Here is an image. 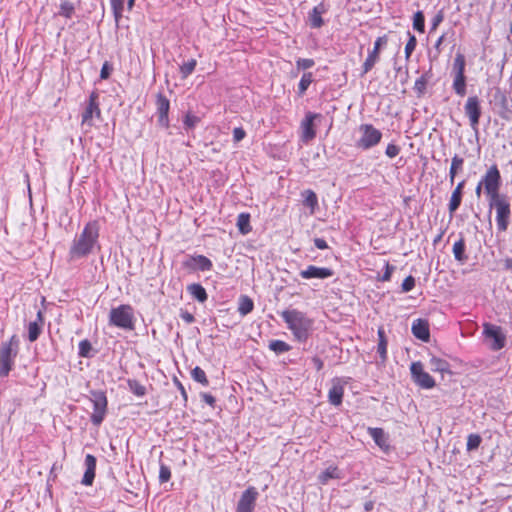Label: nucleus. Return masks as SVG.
Instances as JSON below:
<instances>
[{
	"label": "nucleus",
	"instance_id": "obj_1",
	"mask_svg": "<svg viewBox=\"0 0 512 512\" xmlns=\"http://www.w3.org/2000/svg\"><path fill=\"white\" fill-rule=\"evenodd\" d=\"M99 224L97 221L88 222L82 232L75 237L70 249V259H80L92 253L95 246L98 245Z\"/></svg>",
	"mask_w": 512,
	"mask_h": 512
},
{
	"label": "nucleus",
	"instance_id": "obj_2",
	"mask_svg": "<svg viewBox=\"0 0 512 512\" xmlns=\"http://www.w3.org/2000/svg\"><path fill=\"white\" fill-rule=\"evenodd\" d=\"M280 315L298 342L304 343L308 340L313 330V320L306 313L297 309H287Z\"/></svg>",
	"mask_w": 512,
	"mask_h": 512
},
{
	"label": "nucleus",
	"instance_id": "obj_3",
	"mask_svg": "<svg viewBox=\"0 0 512 512\" xmlns=\"http://www.w3.org/2000/svg\"><path fill=\"white\" fill-rule=\"evenodd\" d=\"M496 211V224L498 232H506L510 223L511 204L506 195L489 199V212Z\"/></svg>",
	"mask_w": 512,
	"mask_h": 512
},
{
	"label": "nucleus",
	"instance_id": "obj_4",
	"mask_svg": "<svg viewBox=\"0 0 512 512\" xmlns=\"http://www.w3.org/2000/svg\"><path fill=\"white\" fill-rule=\"evenodd\" d=\"M19 339L13 335L9 341L3 342L0 347V377L8 376L18 354Z\"/></svg>",
	"mask_w": 512,
	"mask_h": 512
},
{
	"label": "nucleus",
	"instance_id": "obj_5",
	"mask_svg": "<svg viewBox=\"0 0 512 512\" xmlns=\"http://www.w3.org/2000/svg\"><path fill=\"white\" fill-rule=\"evenodd\" d=\"M359 137L355 141V147L367 151L376 147L382 140V132L372 124H361L358 128Z\"/></svg>",
	"mask_w": 512,
	"mask_h": 512
},
{
	"label": "nucleus",
	"instance_id": "obj_6",
	"mask_svg": "<svg viewBox=\"0 0 512 512\" xmlns=\"http://www.w3.org/2000/svg\"><path fill=\"white\" fill-rule=\"evenodd\" d=\"M109 324L124 330L134 329V311L128 304L112 308L109 313Z\"/></svg>",
	"mask_w": 512,
	"mask_h": 512
},
{
	"label": "nucleus",
	"instance_id": "obj_7",
	"mask_svg": "<svg viewBox=\"0 0 512 512\" xmlns=\"http://www.w3.org/2000/svg\"><path fill=\"white\" fill-rule=\"evenodd\" d=\"M482 335L488 347L492 351H499L506 345V334L501 326L485 322L483 323Z\"/></svg>",
	"mask_w": 512,
	"mask_h": 512
},
{
	"label": "nucleus",
	"instance_id": "obj_8",
	"mask_svg": "<svg viewBox=\"0 0 512 512\" xmlns=\"http://www.w3.org/2000/svg\"><path fill=\"white\" fill-rule=\"evenodd\" d=\"M480 181L483 183L485 193L489 199L502 195L499 193L502 184V178L496 164L491 165L487 169Z\"/></svg>",
	"mask_w": 512,
	"mask_h": 512
},
{
	"label": "nucleus",
	"instance_id": "obj_9",
	"mask_svg": "<svg viewBox=\"0 0 512 512\" xmlns=\"http://www.w3.org/2000/svg\"><path fill=\"white\" fill-rule=\"evenodd\" d=\"M91 401L93 403V413L90 416V421L94 426H99L107 413V397L103 391H91Z\"/></svg>",
	"mask_w": 512,
	"mask_h": 512
},
{
	"label": "nucleus",
	"instance_id": "obj_10",
	"mask_svg": "<svg viewBox=\"0 0 512 512\" xmlns=\"http://www.w3.org/2000/svg\"><path fill=\"white\" fill-rule=\"evenodd\" d=\"M410 373L413 382L423 389H432L436 383L432 376L424 371L422 362H412L410 365Z\"/></svg>",
	"mask_w": 512,
	"mask_h": 512
},
{
	"label": "nucleus",
	"instance_id": "obj_11",
	"mask_svg": "<svg viewBox=\"0 0 512 512\" xmlns=\"http://www.w3.org/2000/svg\"><path fill=\"white\" fill-rule=\"evenodd\" d=\"M465 115L469 118L470 127L478 132L479 121L482 115V108L478 96L468 97L464 106Z\"/></svg>",
	"mask_w": 512,
	"mask_h": 512
},
{
	"label": "nucleus",
	"instance_id": "obj_12",
	"mask_svg": "<svg viewBox=\"0 0 512 512\" xmlns=\"http://www.w3.org/2000/svg\"><path fill=\"white\" fill-rule=\"evenodd\" d=\"M99 94L97 91H92L86 103L85 109L82 113V125L91 127L93 125V117L99 118L101 110L98 103Z\"/></svg>",
	"mask_w": 512,
	"mask_h": 512
},
{
	"label": "nucleus",
	"instance_id": "obj_13",
	"mask_svg": "<svg viewBox=\"0 0 512 512\" xmlns=\"http://www.w3.org/2000/svg\"><path fill=\"white\" fill-rule=\"evenodd\" d=\"M387 41L388 40L386 35L378 37L375 40L373 49L369 51L368 56L362 65L361 75H365L371 71L375 64L379 61L381 48L387 44Z\"/></svg>",
	"mask_w": 512,
	"mask_h": 512
},
{
	"label": "nucleus",
	"instance_id": "obj_14",
	"mask_svg": "<svg viewBox=\"0 0 512 512\" xmlns=\"http://www.w3.org/2000/svg\"><path fill=\"white\" fill-rule=\"evenodd\" d=\"M170 101L161 92L156 96V114L158 116V125L162 128L168 129L170 126L169 120Z\"/></svg>",
	"mask_w": 512,
	"mask_h": 512
},
{
	"label": "nucleus",
	"instance_id": "obj_15",
	"mask_svg": "<svg viewBox=\"0 0 512 512\" xmlns=\"http://www.w3.org/2000/svg\"><path fill=\"white\" fill-rule=\"evenodd\" d=\"M257 497L258 492L254 487L246 489L237 504L236 512H254Z\"/></svg>",
	"mask_w": 512,
	"mask_h": 512
},
{
	"label": "nucleus",
	"instance_id": "obj_16",
	"mask_svg": "<svg viewBox=\"0 0 512 512\" xmlns=\"http://www.w3.org/2000/svg\"><path fill=\"white\" fill-rule=\"evenodd\" d=\"M322 115L319 113L307 112L305 114L304 119L301 122L302 129V139L305 142L311 141L316 136V131L314 129V121L316 119H321Z\"/></svg>",
	"mask_w": 512,
	"mask_h": 512
},
{
	"label": "nucleus",
	"instance_id": "obj_17",
	"mask_svg": "<svg viewBox=\"0 0 512 512\" xmlns=\"http://www.w3.org/2000/svg\"><path fill=\"white\" fill-rule=\"evenodd\" d=\"M183 267L191 270L210 271L213 267L212 261L204 255L190 256L183 261Z\"/></svg>",
	"mask_w": 512,
	"mask_h": 512
},
{
	"label": "nucleus",
	"instance_id": "obj_18",
	"mask_svg": "<svg viewBox=\"0 0 512 512\" xmlns=\"http://www.w3.org/2000/svg\"><path fill=\"white\" fill-rule=\"evenodd\" d=\"M299 275L303 279H327L334 275V271L327 267L309 265L306 269L301 270Z\"/></svg>",
	"mask_w": 512,
	"mask_h": 512
},
{
	"label": "nucleus",
	"instance_id": "obj_19",
	"mask_svg": "<svg viewBox=\"0 0 512 512\" xmlns=\"http://www.w3.org/2000/svg\"><path fill=\"white\" fill-rule=\"evenodd\" d=\"M345 381L341 378L332 379V385L328 392V401L333 406H340L343 401Z\"/></svg>",
	"mask_w": 512,
	"mask_h": 512
},
{
	"label": "nucleus",
	"instance_id": "obj_20",
	"mask_svg": "<svg viewBox=\"0 0 512 512\" xmlns=\"http://www.w3.org/2000/svg\"><path fill=\"white\" fill-rule=\"evenodd\" d=\"M411 331L421 341L427 342L430 339L429 324L425 319H416L412 324Z\"/></svg>",
	"mask_w": 512,
	"mask_h": 512
},
{
	"label": "nucleus",
	"instance_id": "obj_21",
	"mask_svg": "<svg viewBox=\"0 0 512 512\" xmlns=\"http://www.w3.org/2000/svg\"><path fill=\"white\" fill-rule=\"evenodd\" d=\"M44 325V316L42 311L37 312L36 319L34 321H31L28 325V339L30 342H35L41 332Z\"/></svg>",
	"mask_w": 512,
	"mask_h": 512
},
{
	"label": "nucleus",
	"instance_id": "obj_22",
	"mask_svg": "<svg viewBox=\"0 0 512 512\" xmlns=\"http://www.w3.org/2000/svg\"><path fill=\"white\" fill-rule=\"evenodd\" d=\"M465 186V181H461L457 184L456 188L452 192L449 204H448V210L450 217H453L456 210L460 207L462 202V196H463V189Z\"/></svg>",
	"mask_w": 512,
	"mask_h": 512
},
{
	"label": "nucleus",
	"instance_id": "obj_23",
	"mask_svg": "<svg viewBox=\"0 0 512 512\" xmlns=\"http://www.w3.org/2000/svg\"><path fill=\"white\" fill-rule=\"evenodd\" d=\"M124 1L125 0H110L113 16H114L115 22H116V26L119 25V21L123 15ZM134 4H135V0H127L128 10H132V8L134 7Z\"/></svg>",
	"mask_w": 512,
	"mask_h": 512
},
{
	"label": "nucleus",
	"instance_id": "obj_24",
	"mask_svg": "<svg viewBox=\"0 0 512 512\" xmlns=\"http://www.w3.org/2000/svg\"><path fill=\"white\" fill-rule=\"evenodd\" d=\"M326 12V9L323 5V3H320L319 5L315 6L312 11L309 13L308 19L309 24L312 28H320L323 26L324 21L321 17L323 13Z\"/></svg>",
	"mask_w": 512,
	"mask_h": 512
},
{
	"label": "nucleus",
	"instance_id": "obj_25",
	"mask_svg": "<svg viewBox=\"0 0 512 512\" xmlns=\"http://www.w3.org/2000/svg\"><path fill=\"white\" fill-rule=\"evenodd\" d=\"M187 291L190 295L200 303H204L208 299V294L205 288L199 283H193L187 286Z\"/></svg>",
	"mask_w": 512,
	"mask_h": 512
},
{
	"label": "nucleus",
	"instance_id": "obj_26",
	"mask_svg": "<svg viewBox=\"0 0 512 512\" xmlns=\"http://www.w3.org/2000/svg\"><path fill=\"white\" fill-rule=\"evenodd\" d=\"M429 364H430V369L433 372H439L442 374L443 373H451L450 364L445 359L433 356L430 359Z\"/></svg>",
	"mask_w": 512,
	"mask_h": 512
},
{
	"label": "nucleus",
	"instance_id": "obj_27",
	"mask_svg": "<svg viewBox=\"0 0 512 512\" xmlns=\"http://www.w3.org/2000/svg\"><path fill=\"white\" fill-rule=\"evenodd\" d=\"M465 250H466L465 240L463 237H461L453 245V255H454V258L462 264L465 263L468 259V256L466 255Z\"/></svg>",
	"mask_w": 512,
	"mask_h": 512
},
{
	"label": "nucleus",
	"instance_id": "obj_28",
	"mask_svg": "<svg viewBox=\"0 0 512 512\" xmlns=\"http://www.w3.org/2000/svg\"><path fill=\"white\" fill-rule=\"evenodd\" d=\"M84 464H85V472H84L82 480H94L95 469H96V458L91 454H87L85 457Z\"/></svg>",
	"mask_w": 512,
	"mask_h": 512
},
{
	"label": "nucleus",
	"instance_id": "obj_29",
	"mask_svg": "<svg viewBox=\"0 0 512 512\" xmlns=\"http://www.w3.org/2000/svg\"><path fill=\"white\" fill-rule=\"evenodd\" d=\"M254 309L253 300L247 295H241L238 301V312L241 316H246Z\"/></svg>",
	"mask_w": 512,
	"mask_h": 512
},
{
	"label": "nucleus",
	"instance_id": "obj_30",
	"mask_svg": "<svg viewBox=\"0 0 512 512\" xmlns=\"http://www.w3.org/2000/svg\"><path fill=\"white\" fill-rule=\"evenodd\" d=\"M464 159L459 155H454L451 160V166L449 170L450 183H454L456 175L463 170Z\"/></svg>",
	"mask_w": 512,
	"mask_h": 512
},
{
	"label": "nucleus",
	"instance_id": "obj_31",
	"mask_svg": "<svg viewBox=\"0 0 512 512\" xmlns=\"http://www.w3.org/2000/svg\"><path fill=\"white\" fill-rule=\"evenodd\" d=\"M452 88L458 96L463 97L466 95V76H465V74L454 75Z\"/></svg>",
	"mask_w": 512,
	"mask_h": 512
},
{
	"label": "nucleus",
	"instance_id": "obj_32",
	"mask_svg": "<svg viewBox=\"0 0 512 512\" xmlns=\"http://www.w3.org/2000/svg\"><path fill=\"white\" fill-rule=\"evenodd\" d=\"M430 78H431V71L429 70L428 72H425L424 74H422L415 81L414 90H415V92H416L418 97H421V96H423L425 94L427 83H428Z\"/></svg>",
	"mask_w": 512,
	"mask_h": 512
},
{
	"label": "nucleus",
	"instance_id": "obj_33",
	"mask_svg": "<svg viewBox=\"0 0 512 512\" xmlns=\"http://www.w3.org/2000/svg\"><path fill=\"white\" fill-rule=\"evenodd\" d=\"M368 433L380 448H383L387 445V437L382 428L370 427L368 428Z\"/></svg>",
	"mask_w": 512,
	"mask_h": 512
},
{
	"label": "nucleus",
	"instance_id": "obj_34",
	"mask_svg": "<svg viewBox=\"0 0 512 512\" xmlns=\"http://www.w3.org/2000/svg\"><path fill=\"white\" fill-rule=\"evenodd\" d=\"M377 352L380 355L381 360L384 362L387 359V339L383 328L378 330V346Z\"/></svg>",
	"mask_w": 512,
	"mask_h": 512
},
{
	"label": "nucleus",
	"instance_id": "obj_35",
	"mask_svg": "<svg viewBox=\"0 0 512 512\" xmlns=\"http://www.w3.org/2000/svg\"><path fill=\"white\" fill-rule=\"evenodd\" d=\"M303 204L311 209V213H314L315 208L318 206V198L314 191L308 189L302 193Z\"/></svg>",
	"mask_w": 512,
	"mask_h": 512
},
{
	"label": "nucleus",
	"instance_id": "obj_36",
	"mask_svg": "<svg viewBox=\"0 0 512 512\" xmlns=\"http://www.w3.org/2000/svg\"><path fill=\"white\" fill-rule=\"evenodd\" d=\"M237 227L242 234H248L252 230L250 225V214L240 213L237 218Z\"/></svg>",
	"mask_w": 512,
	"mask_h": 512
},
{
	"label": "nucleus",
	"instance_id": "obj_37",
	"mask_svg": "<svg viewBox=\"0 0 512 512\" xmlns=\"http://www.w3.org/2000/svg\"><path fill=\"white\" fill-rule=\"evenodd\" d=\"M312 82H313V74L311 72L304 73L300 79L299 84H298V90H297L298 95L303 96Z\"/></svg>",
	"mask_w": 512,
	"mask_h": 512
},
{
	"label": "nucleus",
	"instance_id": "obj_38",
	"mask_svg": "<svg viewBox=\"0 0 512 512\" xmlns=\"http://www.w3.org/2000/svg\"><path fill=\"white\" fill-rule=\"evenodd\" d=\"M269 349L276 354H282L291 350V346L282 340H271Z\"/></svg>",
	"mask_w": 512,
	"mask_h": 512
},
{
	"label": "nucleus",
	"instance_id": "obj_39",
	"mask_svg": "<svg viewBox=\"0 0 512 512\" xmlns=\"http://www.w3.org/2000/svg\"><path fill=\"white\" fill-rule=\"evenodd\" d=\"M465 66H466L465 56L461 53H457L455 56V59H454V63H453L454 75L465 74Z\"/></svg>",
	"mask_w": 512,
	"mask_h": 512
},
{
	"label": "nucleus",
	"instance_id": "obj_40",
	"mask_svg": "<svg viewBox=\"0 0 512 512\" xmlns=\"http://www.w3.org/2000/svg\"><path fill=\"white\" fill-rule=\"evenodd\" d=\"M191 376L194 381L202 384L203 386L209 385V381L207 379L205 371L199 366H196L194 369H192Z\"/></svg>",
	"mask_w": 512,
	"mask_h": 512
},
{
	"label": "nucleus",
	"instance_id": "obj_41",
	"mask_svg": "<svg viewBox=\"0 0 512 512\" xmlns=\"http://www.w3.org/2000/svg\"><path fill=\"white\" fill-rule=\"evenodd\" d=\"M128 387L130 391L136 396L143 397L146 394L145 386L142 385L138 380L129 379Z\"/></svg>",
	"mask_w": 512,
	"mask_h": 512
},
{
	"label": "nucleus",
	"instance_id": "obj_42",
	"mask_svg": "<svg viewBox=\"0 0 512 512\" xmlns=\"http://www.w3.org/2000/svg\"><path fill=\"white\" fill-rule=\"evenodd\" d=\"M93 348H92V345L90 343V341L88 339H84L82 341H80L79 343V352H78V355L80 357H83V358H91L93 357Z\"/></svg>",
	"mask_w": 512,
	"mask_h": 512
},
{
	"label": "nucleus",
	"instance_id": "obj_43",
	"mask_svg": "<svg viewBox=\"0 0 512 512\" xmlns=\"http://www.w3.org/2000/svg\"><path fill=\"white\" fill-rule=\"evenodd\" d=\"M413 28L419 33L425 31V16L422 11H417L413 16Z\"/></svg>",
	"mask_w": 512,
	"mask_h": 512
},
{
	"label": "nucleus",
	"instance_id": "obj_44",
	"mask_svg": "<svg viewBox=\"0 0 512 512\" xmlns=\"http://www.w3.org/2000/svg\"><path fill=\"white\" fill-rule=\"evenodd\" d=\"M482 442V438L479 434H469L467 437V444L466 448L467 451H474L479 448L480 444Z\"/></svg>",
	"mask_w": 512,
	"mask_h": 512
},
{
	"label": "nucleus",
	"instance_id": "obj_45",
	"mask_svg": "<svg viewBox=\"0 0 512 512\" xmlns=\"http://www.w3.org/2000/svg\"><path fill=\"white\" fill-rule=\"evenodd\" d=\"M408 37L409 38H408V41L405 46V59L407 61L410 59L411 54L413 53V51L415 50L416 45H417V39H416L415 35L408 32Z\"/></svg>",
	"mask_w": 512,
	"mask_h": 512
},
{
	"label": "nucleus",
	"instance_id": "obj_46",
	"mask_svg": "<svg viewBox=\"0 0 512 512\" xmlns=\"http://www.w3.org/2000/svg\"><path fill=\"white\" fill-rule=\"evenodd\" d=\"M197 65V62L195 59H190L189 61L183 63L180 66V72L182 74V78H187L190 74L193 73L195 70V67Z\"/></svg>",
	"mask_w": 512,
	"mask_h": 512
},
{
	"label": "nucleus",
	"instance_id": "obj_47",
	"mask_svg": "<svg viewBox=\"0 0 512 512\" xmlns=\"http://www.w3.org/2000/svg\"><path fill=\"white\" fill-rule=\"evenodd\" d=\"M74 5L69 1H64L60 5L58 15L64 16L65 18H71L74 13Z\"/></svg>",
	"mask_w": 512,
	"mask_h": 512
},
{
	"label": "nucleus",
	"instance_id": "obj_48",
	"mask_svg": "<svg viewBox=\"0 0 512 512\" xmlns=\"http://www.w3.org/2000/svg\"><path fill=\"white\" fill-rule=\"evenodd\" d=\"M339 478V470L337 467L330 466L325 471L321 472L318 476V480H328Z\"/></svg>",
	"mask_w": 512,
	"mask_h": 512
},
{
	"label": "nucleus",
	"instance_id": "obj_49",
	"mask_svg": "<svg viewBox=\"0 0 512 512\" xmlns=\"http://www.w3.org/2000/svg\"><path fill=\"white\" fill-rule=\"evenodd\" d=\"M200 122V118L191 113H187L183 120V125L186 130L193 129Z\"/></svg>",
	"mask_w": 512,
	"mask_h": 512
},
{
	"label": "nucleus",
	"instance_id": "obj_50",
	"mask_svg": "<svg viewBox=\"0 0 512 512\" xmlns=\"http://www.w3.org/2000/svg\"><path fill=\"white\" fill-rule=\"evenodd\" d=\"M315 64L313 59L310 58H299L296 61L297 70H307L313 67Z\"/></svg>",
	"mask_w": 512,
	"mask_h": 512
},
{
	"label": "nucleus",
	"instance_id": "obj_51",
	"mask_svg": "<svg viewBox=\"0 0 512 512\" xmlns=\"http://www.w3.org/2000/svg\"><path fill=\"white\" fill-rule=\"evenodd\" d=\"M415 278L412 275L407 276L401 285L403 292H409L415 287Z\"/></svg>",
	"mask_w": 512,
	"mask_h": 512
},
{
	"label": "nucleus",
	"instance_id": "obj_52",
	"mask_svg": "<svg viewBox=\"0 0 512 512\" xmlns=\"http://www.w3.org/2000/svg\"><path fill=\"white\" fill-rule=\"evenodd\" d=\"M400 153V147L396 144L389 143L386 147L385 154L389 158H394Z\"/></svg>",
	"mask_w": 512,
	"mask_h": 512
},
{
	"label": "nucleus",
	"instance_id": "obj_53",
	"mask_svg": "<svg viewBox=\"0 0 512 512\" xmlns=\"http://www.w3.org/2000/svg\"><path fill=\"white\" fill-rule=\"evenodd\" d=\"M444 20V13L443 10H440L437 12V14L433 17L431 21V32L436 30L437 27L443 22Z\"/></svg>",
	"mask_w": 512,
	"mask_h": 512
},
{
	"label": "nucleus",
	"instance_id": "obj_54",
	"mask_svg": "<svg viewBox=\"0 0 512 512\" xmlns=\"http://www.w3.org/2000/svg\"><path fill=\"white\" fill-rule=\"evenodd\" d=\"M112 66L109 64V62H104L102 65L101 71H100V78L101 79H108L112 72Z\"/></svg>",
	"mask_w": 512,
	"mask_h": 512
},
{
	"label": "nucleus",
	"instance_id": "obj_55",
	"mask_svg": "<svg viewBox=\"0 0 512 512\" xmlns=\"http://www.w3.org/2000/svg\"><path fill=\"white\" fill-rule=\"evenodd\" d=\"M246 136V132L242 127H236L233 129V140L234 142H240Z\"/></svg>",
	"mask_w": 512,
	"mask_h": 512
},
{
	"label": "nucleus",
	"instance_id": "obj_56",
	"mask_svg": "<svg viewBox=\"0 0 512 512\" xmlns=\"http://www.w3.org/2000/svg\"><path fill=\"white\" fill-rule=\"evenodd\" d=\"M394 270H395V267L393 265L386 263L385 272L383 273V275L381 277V281H389L391 279V275Z\"/></svg>",
	"mask_w": 512,
	"mask_h": 512
},
{
	"label": "nucleus",
	"instance_id": "obj_57",
	"mask_svg": "<svg viewBox=\"0 0 512 512\" xmlns=\"http://www.w3.org/2000/svg\"><path fill=\"white\" fill-rule=\"evenodd\" d=\"M171 477V472L169 467L165 465H161L160 471H159V480H169Z\"/></svg>",
	"mask_w": 512,
	"mask_h": 512
},
{
	"label": "nucleus",
	"instance_id": "obj_58",
	"mask_svg": "<svg viewBox=\"0 0 512 512\" xmlns=\"http://www.w3.org/2000/svg\"><path fill=\"white\" fill-rule=\"evenodd\" d=\"M202 400L211 407H214L216 399L209 393H201Z\"/></svg>",
	"mask_w": 512,
	"mask_h": 512
},
{
	"label": "nucleus",
	"instance_id": "obj_59",
	"mask_svg": "<svg viewBox=\"0 0 512 512\" xmlns=\"http://www.w3.org/2000/svg\"><path fill=\"white\" fill-rule=\"evenodd\" d=\"M180 317L188 324H191L195 321V317L188 311H181Z\"/></svg>",
	"mask_w": 512,
	"mask_h": 512
},
{
	"label": "nucleus",
	"instance_id": "obj_60",
	"mask_svg": "<svg viewBox=\"0 0 512 512\" xmlns=\"http://www.w3.org/2000/svg\"><path fill=\"white\" fill-rule=\"evenodd\" d=\"M174 383H175L176 387L178 388V390L180 391L182 397L184 398V401H187V392H186L183 384L176 377L174 378Z\"/></svg>",
	"mask_w": 512,
	"mask_h": 512
},
{
	"label": "nucleus",
	"instance_id": "obj_61",
	"mask_svg": "<svg viewBox=\"0 0 512 512\" xmlns=\"http://www.w3.org/2000/svg\"><path fill=\"white\" fill-rule=\"evenodd\" d=\"M314 245L320 250H324V249L328 248V244L323 238H315Z\"/></svg>",
	"mask_w": 512,
	"mask_h": 512
},
{
	"label": "nucleus",
	"instance_id": "obj_62",
	"mask_svg": "<svg viewBox=\"0 0 512 512\" xmlns=\"http://www.w3.org/2000/svg\"><path fill=\"white\" fill-rule=\"evenodd\" d=\"M312 362L317 371H320L323 369L324 363H323L322 359H320L319 357H313Z\"/></svg>",
	"mask_w": 512,
	"mask_h": 512
},
{
	"label": "nucleus",
	"instance_id": "obj_63",
	"mask_svg": "<svg viewBox=\"0 0 512 512\" xmlns=\"http://www.w3.org/2000/svg\"><path fill=\"white\" fill-rule=\"evenodd\" d=\"M504 269L512 272V258L508 257L504 260Z\"/></svg>",
	"mask_w": 512,
	"mask_h": 512
},
{
	"label": "nucleus",
	"instance_id": "obj_64",
	"mask_svg": "<svg viewBox=\"0 0 512 512\" xmlns=\"http://www.w3.org/2000/svg\"><path fill=\"white\" fill-rule=\"evenodd\" d=\"M373 508H374V501L367 500L364 503V509H365L366 512H369V511L373 510Z\"/></svg>",
	"mask_w": 512,
	"mask_h": 512
}]
</instances>
